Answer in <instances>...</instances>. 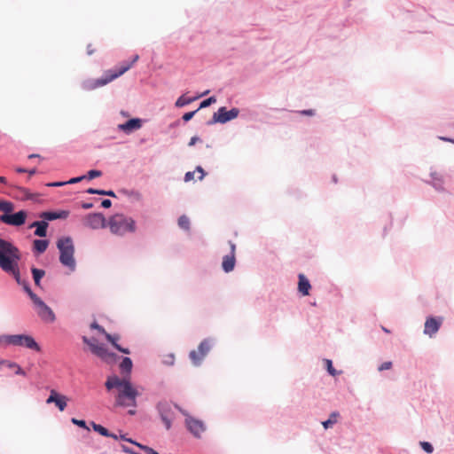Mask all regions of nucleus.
Here are the masks:
<instances>
[{
    "label": "nucleus",
    "mask_w": 454,
    "mask_h": 454,
    "mask_svg": "<svg viewBox=\"0 0 454 454\" xmlns=\"http://www.w3.org/2000/svg\"><path fill=\"white\" fill-rule=\"evenodd\" d=\"M20 259L21 253L20 249L10 241L0 238V269L12 276L16 282L23 287L32 301L35 302L39 297L33 293L28 283L20 277L19 267Z\"/></svg>",
    "instance_id": "nucleus-1"
},
{
    "label": "nucleus",
    "mask_w": 454,
    "mask_h": 454,
    "mask_svg": "<svg viewBox=\"0 0 454 454\" xmlns=\"http://www.w3.org/2000/svg\"><path fill=\"white\" fill-rule=\"evenodd\" d=\"M106 388L110 391L117 389L116 404L123 407H136L138 391L130 382L129 377L120 378L116 375L109 376L105 383Z\"/></svg>",
    "instance_id": "nucleus-2"
},
{
    "label": "nucleus",
    "mask_w": 454,
    "mask_h": 454,
    "mask_svg": "<svg viewBox=\"0 0 454 454\" xmlns=\"http://www.w3.org/2000/svg\"><path fill=\"white\" fill-rule=\"evenodd\" d=\"M138 59L139 56L137 54L134 55L130 62L121 63L116 70L106 71L101 78L85 81L83 88L87 90H92L106 85L129 70Z\"/></svg>",
    "instance_id": "nucleus-3"
},
{
    "label": "nucleus",
    "mask_w": 454,
    "mask_h": 454,
    "mask_svg": "<svg viewBox=\"0 0 454 454\" xmlns=\"http://www.w3.org/2000/svg\"><path fill=\"white\" fill-rule=\"evenodd\" d=\"M107 225L113 234L120 236L136 231L135 220L123 214L112 215L108 220Z\"/></svg>",
    "instance_id": "nucleus-4"
},
{
    "label": "nucleus",
    "mask_w": 454,
    "mask_h": 454,
    "mask_svg": "<svg viewBox=\"0 0 454 454\" xmlns=\"http://www.w3.org/2000/svg\"><path fill=\"white\" fill-rule=\"evenodd\" d=\"M57 247L60 253V262L71 270H74L75 269V260L74 257V247L72 239L70 237L59 239L57 242Z\"/></svg>",
    "instance_id": "nucleus-5"
},
{
    "label": "nucleus",
    "mask_w": 454,
    "mask_h": 454,
    "mask_svg": "<svg viewBox=\"0 0 454 454\" xmlns=\"http://www.w3.org/2000/svg\"><path fill=\"white\" fill-rule=\"evenodd\" d=\"M3 338L5 341V343H7L9 345L27 348L28 349L35 350L36 352L41 351V348H40L39 344L30 335L12 334V335H5Z\"/></svg>",
    "instance_id": "nucleus-6"
},
{
    "label": "nucleus",
    "mask_w": 454,
    "mask_h": 454,
    "mask_svg": "<svg viewBox=\"0 0 454 454\" xmlns=\"http://www.w3.org/2000/svg\"><path fill=\"white\" fill-rule=\"evenodd\" d=\"M82 340L84 343H86L91 353H93L95 356H98L100 359H102L105 362H112L114 360L115 356L114 354L109 352L107 348L103 345L100 344L97 339L95 338H87L83 337Z\"/></svg>",
    "instance_id": "nucleus-7"
},
{
    "label": "nucleus",
    "mask_w": 454,
    "mask_h": 454,
    "mask_svg": "<svg viewBox=\"0 0 454 454\" xmlns=\"http://www.w3.org/2000/svg\"><path fill=\"white\" fill-rule=\"evenodd\" d=\"M185 418V425L187 429L195 437L200 438L202 433L206 430V426L203 421L195 419L189 414L182 411Z\"/></svg>",
    "instance_id": "nucleus-8"
},
{
    "label": "nucleus",
    "mask_w": 454,
    "mask_h": 454,
    "mask_svg": "<svg viewBox=\"0 0 454 454\" xmlns=\"http://www.w3.org/2000/svg\"><path fill=\"white\" fill-rule=\"evenodd\" d=\"M85 227L96 230L106 227V218L101 213H92L85 215L82 219Z\"/></svg>",
    "instance_id": "nucleus-9"
},
{
    "label": "nucleus",
    "mask_w": 454,
    "mask_h": 454,
    "mask_svg": "<svg viewBox=\"0 0 454 454\" xmlns=\"http://www.w3.org/2000/svg\"><path fill=\"white\" fill-rule=\"evenodd\" d=\"M27 214L24 210H20L15 214L0 215V222L12 226H20L25 223Z\"/></svg>",
    "instance_id": "nucleus-10"
},
{
    "label": "nucleus",
    "mask_w": 454,
    "mask_h": 454,
    "mask_svg": "<svg viewBox=\"0 0 454 454\" xmlns=\"http://www.w3.org/2000/svg\"><path fill=\"white\" fill-rule=\"evenodd\" d=\"M157 408L160 418L166 426V428L168 430L171 427L174 417L172 405L168 402H160L159 403Z\"/></svg>",
    "instance_id": "nucleus-11"
},
{
    "label": "nucleus",
    "mask_w": 454,
    "mask_h": 454,
    "mask_svg": "<svg viewBox=\"0 0 454 454\" xmlns=\"http://www.w3.org/2000/svg\"><path fill=\"white\" fill-rule=\"evenodd\" d=\"M34 304L36 306L38 316L45 322L52 323L55 321V314L52 309L47 306L40 298Z\"/></svg>",
    "instance_id": "nucleus-12"
},
{
    "label": "nucleus",
    "mask_w": 454,
    "mask_h": 454,
    "mask_svg": "<svg viewBox=\"0 0 454 454\" xmlns=\"http://www.w3.org/2000/svg\"><path fill=\"white\" fill-rule=\"evenodd\" d=\"M198 350L200 352V356H197L196 350H192L189 355L190 359L192 360V362L194 365L200 364L203 358L207 356V354L210 350L209 341L207 340H204L203 341H201L198 347Z\"/></svg>",
    "instance_id": "nucleus-13"
},
{
    "label": "nucleus",
    "mask_w": 454,
    "mask_h": 454,
    "mask_svg": "<svg viewBox=\"0 0 454 454\" xmlns=\"http://www.w3.org/2000/svg\"><path fill=\"white\" fill-rule=\"evenodd\" d=\"M443 322V318L441 317H429L427 318L424 326V333L428 335L429 337H433L440 329L442 324Z\"/></svg>",
    "instance_id": "nucleus-14"
},
{
    "label": "nucleus",
    "mask_w": 454,
    "mask_h": 454,
    "mask_svg": "<svg viewBox=\"0 0 454 454\" xmlns=\"http://www.w3.org/2000/svg\"><path fill=\"white\" fill-rule=\"evenodd\" d=\"M239 109L232 108L227 111L225 107L218 109L217 113L214 114V121L220 123H225L231 120L235 119L239 115Z\"/></svg>",
    "instance_id": "nucleus-15"
},
{
    "label": "nucleus",
    "mask_w": 454,
    "mask_h": 454,
    "mask_svg": "<svg viewBox=\"0 0 454 454\" xmlns=\"http://www.w3.org/2000/svg\"><path fill=\"white\" fill-rule=\"evenodd\" d=\"M229 245L231 247V252L229 254H226L223 258L222 267L225 272H230L233 270L235 267V252H236V245L232 241H229Z\"/></svg>",
    "instance_id": "nucleus-16"
},
{
    "label": "nucleus",
    "mask_w": 454,
    "mask_h": 454,
    "mask_svg": "<svg viewBox=\"0 0 454 454\" xmlns=\"http://www.w3.org/2000/svg\"><path fill=\"white\" fill-rule=\"evenodd\" d=\"M67 397L63 395H59L56 390L51 391L50 396L46 400L47 403H54L60 411H63L67 403Z\"/></svg>",
    "instance_id": "nucleus-17"
},
{
    "label": "nucleus",
    "mask_w": 454,
    "mask_h": 454,
    "mask_svg": "<svg viewBox=\"0 0 454 454\" xmlns=\"http://www.w3.org/2000/svg\"><path fill=\"white\" fill-rule=\"evenodd\" d=\"M142 127V121L138 118L130 119L125 123L119 124L118 129L125 133H130Z\"/></svg>",
    "instance_id": "nucleus-18"
},
{
    "label": "nucleus",
    "mask_w": 454,
    "mask_h": 454,
    "mask_svg": "<svg viewBox=\"0 0 454 454\" xmlns=\"http://www.w3.org/2000/svg\"><path fill=\"white\" fill-rule=\"evenodd\" d=\"M311 288L310 283L308 278L303 275H299L298 290L302 295H309V289Z\"/></svg>",
    "instance_id": "nucleus-19"
},
{
    "label": "nucleus",
    "mask_w": 454,
    "mask_h": 454,
    "mask_svg": "<svg viewBox=\"0 0 454 454\" xmlns=\"http://www.w3.org/2000/svg\"><path fill=\"white\" fill-rule=\"evenodd\" d=\"M35 227V235L38 237H45L47 233L48 223L44 221L34 222L29 228Z\"/></svg>",
    "instance_id": "nucleus-20"
},
{
    "label": "nucleus",
    "mask_w": 454,
    "mask_h": 454,
    "mask_svg": "<svg viewBox=\"0 0 454 454\" xmlns=\"http://www.w3.org/2000/svg\"><path fill=\"white\" fill-rule=\"evenodd\" d=\"M105 337L120 352L127 354V355L130 354V351L129 348H121L120 345H118L117 341L120 340L119 335H112V334L106 333L105 334Z\"/></svg>",
    "instance_id": "nucleus-21"
},
{
    "label": "nucleus",
    "mask_w": 454,
    "mask_h": 454,
    "mask_svg": "<svg viewBox=\"0 0 454 454\" xmlns=\"http://www.w3.org/2000/svg\"><path fill=\"white\" fill-rule=\"evenodd\" d=\"M68 216V212L67 211H61V212H43L41 215V217L46 219V220H49V221H52V220H55V219H59V218H62V219H65Z\"/></svg>",
    "instance_id": "nucleus-22"
},
{
    "label": "nucleus",
    "mask_w": 454,
    "mask_h": 454,
    "mask_svg": "<svg viewBox=\"0 0 454 454\" xmlns=\"http://www.w3.org/2000/svg\"><path fill=\"white\" fill-rule=\"evenodd\" d=\"M91 426L96 432H98V434H100L103 436L112 437L114 439L118 438L116 434L109 433V431L106 427H104L103 426H101L99 424H96L95 422H92Z\"/></svg>",
    "instance_id": "nucleus-23"
},
{
    "label": "nucleus",
    "mask_w": 454,
    "mask_h": 454,
    "mask_svg": "<svg viewBox=\"0 0 454 454\" xmlns=\"http://www.w3.org/2000/svg\"><path fill=\"white\" fill-rule=\"evenodd\" d=\"M14 210V204L9 200H0V211L3 215H10Z\"/></svg>",
    "instance_id": "nucleus-24"
},
{
    "label": "nucleus",
    "mask_w": 454,
    "mask_h": 454,
    "mask_svg": "<svg viewBox=\"0 0 454 454\" xmlns=\"http://www.w3.org/2000/svg\"><path fill=\"white\" fill-rule=\"evenodd\" d=\"M196 171H197V172H199V173L200 174V176L198 177V178H199V180H202V179L204 178L205 172H204V169H203L201 167L198 166V167L196 168L195 171H192H192H189V172H187V173L185 174V176H184V181H185V182H189V181L193 180V179H194V174H195V172H196Z\"/></svg>",
    "instance_id": "nucleus-25"
},
{
    "label": "nucleus",
    "mask_w": 454,
    "mask_h": 454,
    "mask_svg": "<svg viewBox=\"0 0 454 454\" xmlns=\"http://www.w3.org/2000/svg\"><path fill=\"white\" fill-rule=\"evenodd\" d=\"M31 272H32L35 286H40L41 279L45 275V271L43 270H40L37 268H32Z\"/></svg>",
    "instance_id": "nucleus-26"
},
{
    "label": "nucleus",
    "mask_w": 454,
    "mask_h": 454,
    "mask_svg": "<svg viewBox=\"0 0 454 454\" xmlns=\"http://www.w3.org/2000/svg\"><path fill=\"white\" fill-rule=\"evenodd\" d=\"M48 247V241L45 239H35L34 240V249L38 253H43Z\"/></svg>",
    "instance_id": "nucleus-27"
},
{
    "label": "nucleus",
    "mask_w": 454,
    "mask_h": 454,
    "mask_svg": "<svg viewBox=\"0 0 454 454\" xmlns=\"http://www.w3.org/2000/svg\"><path fill=\"white\" fill-rule=\"evenodd\" d=\"M132 361L129 357H124L120 364V368L123 372L130 373L132 369Z\"/></svg>",
    "instance_id": "nucleus-28"
},
{
    "label": "nucleus",
    "mask_w": 454,
    "mask_h": 454,
    "mask_svg": "<svg viewBox=\"0 0 454 454\" xmlns=\"http://www.w3.org/2000/svg\"><path fill=\"white\" fill-rule=\"evenodd\" d=\"M19 194L17 195L21 200H31L34 195L26 188L23 187H16Z\"/></svg>",
    "instance_id": "nucleus-29"
},
{
    "label": "nucleus",
    "mask_w": 454,
    "mask_h": 454,
    "mask_svg": "<svg viewBox=\"0 0 454 454\" xmlns=\"http://www.w3.org/2000/svg\"><path fill=\"white\" fill-rule=\"evenodd\" d=\"M338 418H339V413L337 412H333L331 415H330V418L324 421L322 424H323V427L327 429L329 427H331L333 425H334L337 420H338Z\"/></svg>",
    "instance_id": "nucleus-30"
},
{
    "label": "nucleus",
    "mask_w": 454,
    "mask_h": 454,
    "mask_svg": "<svg viewBox=\"0 0 454 454\" xmlns=\"http://www.w3.org/2000/svg\"><path fill=\"white\" fill-rule=\"evenodd\" d=\"M178 225L180 228L184 230H189L190 228V220L186 215H182L178 219Z\"/></svg>",
    "instance_id": "nucleus-31"
},
{
    "label": "nucleus",
    "mask_w": 454,
    "mask_h": 454,
    "mask_svg": "<svg viewBox=\"0 0 454 454\" xmlns=\"http://www.w3.org/2000/svg\"><path fill=\"white\" fill-rule=\"evenodd\" d=\"M192 100L193 99H192V98H187L184 96H181L177 98V100L176 102V106L182 107L184 106L190 104Z\"/></svg>",
    "instance_id": "nucleus-32"
},
{
    "label": "nucleus",
    "mask_w": 454,
    "mask_h": 454,
    "mask_svg": "<svg viewBox=\"0 0 454 454\" xmlns=\"http://www.w3.org/2000/svg\"><path fill=\"white\" fill-rule=\"evenodd\" d=\"M7 365H8L9 368H14V371H15L16 374L22 375V376L26 375L24 370L19 364H17L16 363L8 362Z\"/></svg>",
    "instance_id": "nucleus-33"
},
{
    "label": "nucleus",
    "mask_w": 454,
    "mask_h": 454,
    "mask_svg": "<svg viewBox=\"0 0 454 454\" xmlns=\"http://www.w3.org/2000/svg\"><path fill=\"white\" fill-rule=\"evenodd\" d=\"M102 176V172L100 170L92 169L90 170L85 176L87 179L91 180L96 177H99Z\"/></svg>",
    "instance_id": "nucleus-34"
},
{
    "label": "nucleus",
    "mask_w": 454,
    "mask_h": 454,
    "mask_svg": "<svg viewBox=\"0 0 454 454\" xmlns=\"http://www.w3.org/2000/svg\"><path fill=\"white\" fill-rule=\"evenodd\" d=\"M136 445L141 450H145L146 454H159L156 450L148 446L142 445L141 443H136Z\"/></svg>",
    "instance_id": "nucleus-35"
},
{
    "label": "nucleus",
    "mask_w": 454,
    "mask_h": 454,
    "mask_svg": "<svg viewBox=\"0 0 454 454\" xmlns=\"http://www.w3.org/2000/svg\"><path fill=\"white\" fill-rule=\"evenodd\" d=\"M420 446L427 453H432L433 450H434V448H433V446H432V444L430 442H420Z\"/></svg>",
    "instance_id": "nucleus-36"
},
{
    "label": "nucleus",
    "mask_w": 454,
    "mask_h": 454,
    "mask_svg": "<svg viewBox=\"0 0 454 454\" xmlns=\"http://www.w3.org/2000/svg\"><path fill=\"white\" fill-rule=\"evenodd\" d=\"M215 101L216 100L215 97H210L200 103V108L207 107Z\"/></svg>",
    "instance_id": "nucleus-37"
},
{
    "label": "nucleus",
    "mask_w": 454,
    "mask_h": 454,
    "mask_svg": "<svg viewBox=\"0 0 454 454\" xmlns=\"http://www.w3.org/2000/svg\"><path fill=\"white\" fill-rule=\"evenodd\" d=\"M72 423L80 427H82V428H85L87 430H89V427L86 426V422L84 420H81V419H74L73 418L71 419Z\"/></svg>",
    "instance_id": "nucleus-38"
},
{
    "label": "nucleus",
    "mask_w": 454,
    "mask_h": 454,
    "mask_svg": "<svg viewBox=\"0 0 454 454\" xmlns=\"http://www.w3.org/2000/svg\"><path fill=\"white\" fill-rule=\"evenodd\" d=\"M326 365H327V371L328 372L333 375V376H335L337 375V372L336 370L333 367V363L331 360H326Z\"/></svg>",
    "instance_id": "nucleus-39"
},
{
    "label": "nucleus",
    "mask_w": 454,
    "mask_h": 454,
    "mask_svg": "<svg viewBox=\"0 0 454 454\" xmlns=\"http://www.w3.org/2000/svg\"><path fill=\"white\" fill-rule=\"evenodd\" d=\"M90 327L92 329H97L99 333H103L104 335L106 333V330L102 326H100L97 322H93L90 325Z\"/></svg>",
    "instance_id": "nucleus-40"
},
{
    "label": "nucleus",
    "mask_w": 454,
    "mask_h": 454,
    "mask_svg": "<svg viewBox=\"0 0 454 454\" xmlns=\"http://www.w3.org/2000/svg\"><path fill=\"white\" fill-rule=\"evenodd\" d=\"M198 110L196 111H192V112H188V113H185L184 115H183V120L184 121H190L195 114V113L197 112Z\"/></svg>",
    "instance_id": "nucleus-41"
},
{
    "label": "nucleus",
    "mask_w": 454,
    "mask_h": 454,
    "mask_svg": "<svg viewBox=\"0 0 454 454\" xmlns=\"http://www.w3.org/2000/svg\"><path fill=\"white\" fill-rule=\"evenodd\" d=\"M391 367H392L391 362H385L380 364V366L379 367V371L389 370Z\"/></svg>",
    "instance_id": "nucleus-42"
},
{
    "label": "nucleus",
    "mask_w": 454,
    "mask_h": 454,
    "mask_svg": "<svg viewBox=\"0 0 454 454\" xmlns=\"http://www.w3.org/2000/svg\"><path fill=\"white\" fill-rule=\"evenodd\" d=\"M85 178H86L85 176H78V177L71 178L69 181H67L66 183L67 184H76V183L81 182L82 180H83Z\"/></svg>",
    "instance_id": "nucleus-43"
},
{
    "label": "nucleus",
    "mask_w": 454,
    "mask_h": 454,
    "mask_svg": "<svg viewBox=\"0 0 454 454\" xmlns=\"http://www.w3.org/2000/svg\"><path fill=\"white\" fill-rule=\"evenodd\" d=\"M67 184L66 182H54V183H49L46 185L50 187H60Z\"/></svg>",
    "instance_id": "nucleus-44"
},
{
    "label": "nucleus",
    "mask_w": 454,
    "mask_h": 454,
    "mask_svg": "<svg viewBox=\"0 0 454 454\" xmlns=\"http://www.w3.org/2000/svg\"><path fill=\"white\" fill-rule=\"evenodd\" d=\"M200 140V137H199L194 136V137H192L191 138V140H190V142H189L188 145H189V146H192V145H194L197 142H199Z\"/></svg>",
    "instance_id": "nucleus-45"
},
{
    "label": "nucleus",
    "mask_w": 454,
    "mask_h": 454,
    "mask_svg": "<svg viewBox=\"0 0 454 454\" xmlns=\"http://www.w3.org/2000/svg\"><path fill=\"white\" fill-rule=\"evenodd\" d=\"M101 206L105 208H109L112 206V202L110 200H104L101 203Z\"/></svg>",
    "instance_id": "nucleus-46"
},
{
    "label": "nucleus",
    "mask_w": 454,
    "mask_h": 454,
    "mask_svg": "<svg viewBox=\"0 0 454 454\" xmlns=\"http://www.w3.org/2000/svg\"><path fill=\"white\" fill-rule=\"evenodd\" d=\"M301 114H304V115H309V116H312L315 114V112L314 110L312 109H309V110H303V111H301L300 112Z\"/></svg>",
    "instance_id": "nucleus-47"
},
{
    "label": "nucleus",
    "mask_w": 454,
    "mask_h": 454,
    "mask_svg": "<svg viewBox=\"0 0 454 454\" xmlns=\"http://www.w3.org/2000/svg\"><path fill=\"white\" fill-rule=\"evenodd\" d=\"M95 51L96 50L92 44H88V46H87V54L88 55H92L95 52Z\"/></svg>",
    "instance_id": "nucleus-48"
},
{
    "label": "nucleus",
    "mask_w": 454,
    "mask_h": 454,
    "mask_svg": "<svg viewBox=\"0 0 454 454\" xmlns=\"http://www.w3.org/2000/svg\"><path fill=\"white\" fill-rule=\"evenodd\" d=\"M122 450L129 454H137V452L133 451L132 450H130L129 448H128L126 446H122Z\"/></svg>",
    "instance_id": "nucleus-49"
},
{
    "label": "nucleus",
    "mask_w": 454,
    "mask_h": 454,
    "mask_svg": "<svg viewBox=\"0 0 454 454\" xmlns=\"http://www.w3.org/2000/svg\"><path fill=\"white\" fill-rule=\"evenodd\" d=\"M166 364H173L174 363V356L172 355L168 356L167 360H165Z\"/></svg>",
    "instance_id": "nucleus-50"
},
{
    "label": "nucleus",
    "mask_w": 454,
    "mask_h": 454,
    "mask_svg": "<svg viewBox=\"0 0 454 454\" xmlns=\"http://www.w3.org/2000/svg\"><path fill=\"white\" fill-rule=\"evenodd\" d=\"M15 171L17 173H27V169L20 168V167H18V168H15Z\"/></svg>",
    "instance_id": "nucleus-51"
},
{
    "label": "nucleus",
    "mask_w": 454,
    "mask_h": 454,
    "mask_svg": "<svg viewBox=\"0 0 454 454\" xmlns=\"http://www.w3.org/2000/svg\"><path fill=\"white\" fill-rule=\"evenodd\" d=\"M82 208L84 209H89V208H91L93 207V204L92 203H83L82 205Z\"/></svg>",
    "instance_id": "nucleus-52"
},
{
    "label": "nucleus",
    "mask_w": 454,
    "mask_h": 454,
    "mask_svg": "<svg viewBox=\"0 0 454 454\" xmlns=\"http://www.w3.org/2000/svg\"><path fill=\"white\" fill-rule=\"evenodd\" d=\"M87 193L89 194H97V189H94V188H89L87 191H86Z\"/></svg>",
    "instance_id": "nucleus-53"
},
{
    "label": "nucleus",
    "mask_w": 454,
    "mask_h": 454,
    "mask_svg": "<svg viewBox=\"0 0 454 454\" xmlns=\"http://www.w3.org/2000/svg\"><path fill=\"white\" fill-rule=\"evenodd\" d=\"M439 138H440L441 140L448 141V142H450V143H453V144H454V139L448 138V137H440Z\"/></svg>",
    "instance_id": "nucleus-54"
},
{
    "label": "nucleus",
    "mask_w": 454,
    "mask_h": 454,
    "mask_svg": "<svg viewBox=\"0 0 454 454\" xmlns=\"http://www.w3.org/2000/svg\"><path fill=\"white\" fill-rule=\"evenodd\" d=\"M106 195L109 197H115V193L113 191H106Z\"/></svg>",
    "instance_id": "nucleus-55"
},
{
    "label": "nucleus",
    "mask_w": 454,
    "mask_h": 454,
    "mask_svg": "<svg viewBox=\"0 0 454 454\" xmlns=\"http://www.w3.org/2000/svg\"><path fill=\"white\" fill-rule=\"evenodd\" d=\"M121 439H122V440H125V441H127V442H131V443H133V444L137 443V442H134V441H133V440H131V439H128V438H126V436H123V435L121 436Z\"/></svg>",
    "instance_id": "nucleus-56"
},
{
    "label": "nucleus",
    "mask_w": 454,
    "mask_h": 454,
    "mask_svg": "<svg viewBox=\"0 0 454 454\" xmlns=\"http://www.w3.org/2000/svg\"><path fill=\"white\" fill-rule=\"evenodd\" d=\"M27 173H28L29 176H33V175H35L36 173V169L35 168H32L30 170H27Z\"/></svg>",
    "instance_id": "nucleus-57"
},
{
    "label": "nucleus",
    "mask_w": 454,
    "mask_h": 454,
    "mask_svg": "<svg viewBox=\"0 0 454 454\" xmlns=\"http://www.w3.org/2000/svg\"><path fill=\"white\" fill-rule=\"evenodd\" d=\"M97 194H98V195H106V191L105 190H98L97 189Z\"/></svg>",
    "instance_id": "nucleus-58"
},
{
    "label": "nucleus",
    "mask_w": 454,
    "mask_h": 454,
    "mask_svg": "<svg viewBox=\"0 0 454 454\" xmlns=\"http://www.w3.org/2000/svg\"><path fill=\"white\" fill-rule=\"evenodd\" d=\"M0 183L6 184H7L6 178L4 176H0Z\"/></svg>",
    "instance_id": "nucleus-59"
},
{
    "label": "nucleus",
    "mask_w": 454,
    "mask_h": 454,
    "mask_svg": "<svg viewBox=\"0 0 454 454\" xmlns=\"http://www.w3.org/2000/svg\"><path fill=\"white\" fill-rule=\"evenodd\" d=\"M8 364V362H6V361H0V369L2 368V366L4 364Z\"/></svg>",
    "instance_id": "nucleus-60"
},
{
    "label": "nucleus",
    "mask_w": 454,
    "mask_h": 454,
    "mask_svg": "<svg viewBox=\"0 0 454 454\" xmlns=\"http://www.w3.org/2000/svg\"><path fill=\"white\" fill-rule=\"evenodd\" d=\"M35 157H39V155L38 154H30L28 156L29 159L35 158Z\"/></svg>",
    "instance_id": "nucleus-61"
},
{
    "label": "nucleus",
    "mask_w": 454,
    "mask_h": 454,
    "mask_svg": "<svg viewBox=\"0 0 454 454\" xmlns=\"http://www.w3.org/2000/svg\"><path fill=\"white\" fill-rule=\"evenodd\" d=\"M381 328H382V330H383L385 333H389V330H388V329H387L386 327L382 326Z\"/></svg>",
    "instance_id": "nucleus-62"
}]
</instances>
